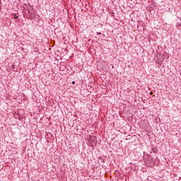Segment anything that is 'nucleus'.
<instances>
[{"label": "nucleus", "mask_w": 181, "mask_h": 181, "mask_svg": "<svg viewBox=\"0 0 181 181\" xmlns=\"http://www.w3.org/2000/svg\"><path fill=\"white\" fill-rule=\"evenodd\" d=\"M12 69H13V65H12Z\"/></svg>", "instance_id": "20e7f679"}, {"label": "nucleus", "mask_w": 181, "mask_h": 181, "mask_svg": "<svg viewBox=\"0 0 181 181\" xmlns=\"http://www.w3.org/2000/svg\"><path fill=\"white\" fill-rule=\"evenodd\" d=\"M18 16L16 15L14 16V19H18Z\"/></svg>", "instance_id": "f257e3e1"}, {"label": "nucleus", "mask_w": 181, "mask_h": 181, "mask_svg": "<svg viewBox=\"0 0 181 181\" xmlns=\"http://www.w3.org/2000/svg\"><path fill=\"white\" fill-rule=\"evenodd\" d=\"M12 69H13V65H12Z\"/></svg>", "instance_id": "39448f33"}, {"label": "nucleus", "mask_w": 181, "mask_h": 181, "mask_svg": "<svg viewBox=\"0 0 181 181\" xmlns=\"http://www.w3.org/2000/svg\"><path fill=\"white\" fill-rule=\"evenodd\" d=\"M96 34H97V35H101V33L97 32Z\"/></svg>", "instance_id": "f03ea898"}, {"label": "nucleus", "mask_w": 181, "mask_h": 181, "mask_svg": "<svg viewBox=\"0 0 181 181\" xmlns=\"http://www.w3.org/2000/svg\"><path fill=\"white\" fill-rule=\"evenodd\" d=\"M72 84H76V81H73Z\"/></svg>", "instance_id": "7ed1b4c3"}]
</instances>
